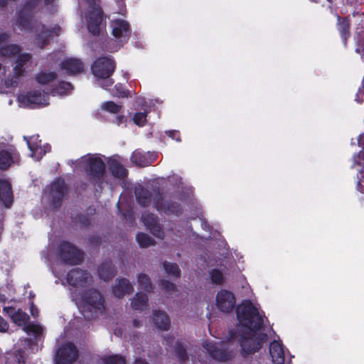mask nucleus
Returning <instances> with one entry per match:
<instances>
[{
  "instance_id": "nucleus-16",
  "label": "nucleus",
  "mask_w": 364,
  "mask_h": 364,
  "mask_svg": "<svg viewBox=\"0 0 364 364\" xmlns=\"http://www.w3.org/2000/svg\"><path fill=\"white\" fill-rule=\"evenodd\" d=\"M215 300L218 309L222 312L229 313L235 308V296L229 290L220 289L218 291Z\"/></svg>"
},
{
  "instance_id": "nucleus-17",
  "label": "nucleus",
  "mask_w": 364,
  "mask_h": 364,
  "mask_svg": "<svg viewBox=\"0 0 364 364\" xmlns=\"http://www.w3.org/2000/svg\"><path fill=\"white\" fill-rule=\"evenodd\" d=\"M141 220L152 235L160 239L164 238L163 225L160 223L159 217L156 215L150 212H144L142 214Z\"/></svg>"
},
{
  "instance_id": "nucleus-20",
  "label": "nucleus",
  "mask_w": 364,
  "mask_h": 364,
  "mask_svg": "<svg viewBox=\"0 0 364 364\" xmlns=\"http://www.w3.org/2000/svg\"><path fill=\"white\" fill-rule=\"evenodd\" d=\"M3 311L11 318V321L18 326L26 325L30 319L29 316L21 309L13 306H5Z\"/></svg>"
},
{
  "instance_id": "nucleus-41",
  "label": "nucleus",
  "mask_w": 364,
  "mask_h": 364,
  "mask_svg": "<svg viewBox=\"0 0 364 364\" xmlns=\"http://www.w3.org/2000/svg\"><path fill=\"white\" fill-rule=\"evenodd\" d=\"M102 362L103 364H126L125 358L117 354L104 357Z\"/></svg>"
},
{
  "instance_id": "nucleus-37",
  "label": "nucleus",
  "mask_w": 364,
  "mask_h": 364,
  "mask_svg": "<svg viewBox=\"0 0 364 364\" xmlns=\"http://www.w3.org/2000/svg\"><path fill=\"white\" fill-rule=\"evenodd\" d=\"M163 267L166 273L168 275L173 276L176 278L180 277L181 269L176 263L165 261L163 262Z\"/></svg>"
},
{
  "instance_id": "nucleus-51",
  "label": "nucleus",
  "mask_w": 364,
  "mask_h": 364,
  "mask_svg": "<svg viewBox=\"0 0 364 364\" xmlns=\"http://www.w3.org/2000/svg\"><path fill=\"white\" fill-rule=\"evenodd\" d=\"M16 358L18 364H23L26 361V355L23 350H18L16 354Z\"/></svg>"
},
{
  "instance_id": "nucleus-34",
  "label": "nucleus",
  "mask_w": 364,
  "mask_h": 364,
  "mask_svg": "<svg viewBox=\"0 0 364 364\" xmlns=\"http://www.w3.org/2000/svg\"><path fill=\"white\" fill-rule=\"evenodd\" d=\"M138 283L140 288L147 292H152L154 289V286L151 282L149 276L146 274L140 273L138 275Z\"/></svg>"
},
{
  "instance_id": "nucleus-61",
  "label": "nucleus",
  "mask_w": 364,
  "mask_h": 364,
  "mask_svg": "<svg viewBox=\"0 0 364 364\" xmlns=\"http://www.w3.org/2000/svg\"><path fill=\"white\" fill-rule=\"evenodd\" d=\"M132 323L133 326L136 328H139L142 326V321L139 319H134Z\"/></svg>"
},
{
  "instance_id": "nucleus-57",
  "label": "nucleus",
  "mask_w": 364,
  "mask_h": 364,
  "mask_svg": "<svg viewBox=\"0 0 364 364\" xmlns=\"http://www.w3.org/2000/svg\"><path fill=\"white\" fill-rule=\"evenodd\" d=\"M126 122L125 116L123 114H120L116 117L114 123L117 125H120L122 123H124Z\"/></svg>"
},
{
  "instance_id": "nucleus-11",
  "label": "nucleus",
  "mask_w": 364,
  "mask_h": 364,
  "mask_svg": "<svg viewBox=\"0 0 364 364\" xmlns=\"http://www.w3.org/2000/svg\"><path fill=\"white\" fill-rule=\"evenodd\" d=\"M78 350L71 342L62 345L57 350L56 364H73L78 358Z\"/></svg>"
},
{
  "instance_id": "nucleus-56",
  "label": "nucleus",
  "mask_w": 364,
  "mask_h": 364,
  "mask_svg": "<svg viewBox=\"0 0 364 364\" xmlns=\"http://www.w3.org/2000/svg\"><path fill=\"white\" fill-rule=\"evenodd\" d=\"M359 95H364V76L363 77V79H362L361 87H359L358 92L356 94V98H355L356 101H358V102H361L360 101L358 100Z\"/></svg>"
},
{
  "instance_id": "nucleus-35",
  "label": "nucleus",
  "mask_w": 364,
  "mask_h": 364,
  "mask_svg": "<svg viewBox=\"0 0 364 364\" xmlns=\"http://www.w3.org/2000/svg\"><path fill=\"white\" fill-rule=\"evenodd\" d=\"M21 50L16 44H4L0 47V55L3 57H11L18 54Z\"/></svg>"
},
{
  "instance_id": "nucleus-22",
  "label": "nucleus",
  "mask_w": 364,
  "mask_h": 364,
  "mask_svg": "<svg viewBox=\"0 0 364 364\" xmlns=\"http://www.w3.org/2000/svg\"><path fill=\"white\" fill-rule=\"evenodd\" d=\"M60 68L65 70L68 75H74L83 71L84 65L80 59L70 58L65 59L60 63Z\"/></svg>"
},
{
  "instance_id": "nucleus-8",
  "label": "nucleus",
  "mask_w": 364,
  "mask_h": 364,
  "mask_svg": "<svg viewBox=\"0 0 364 364\" xmlns=\"http://www.w3.org/2000/svg\"><path fill=\"white\" fill-rule=\"evenodd\" d=\"M226 342H223L221 347L213 342H205L203 346L208 352L210 356L219 362H227L235 356V351L225 346Z\"/></svg>"
},
{
  "instance_id": "nucleus-30",
  "label": "nucleus",
  "mask_w": 364,
  "mask_h": 364,
  "mask_svg": "<svg viewBox=\"0 0 364 364\" xmlns=\"http://www.w3.org/2000/svg\"><path fill=\"white\" fill-rule=\"evenodd\" d=\"M174 353L181 364L186 363L188 359V354L187 352V346H184L181 341H177L174 346Z\"/></svg>"
},
{
  "instance_id": "nucleus-52",
  "label": "nucleus",
  "mask_w": 364,
  "mask_h": 364,
  "mask_svg": "<svg viewBox=\"0 0 364 364\" xmlns=\"http://www.w3.org/2000/svg\"><path fill=\"white\" fill-rule=\"evenodd\" d=\"M90 10H97L100 6V0H85Z\"/></svg>"
},
{
  "instance_id": "nucleus-2",
  "label": "nucleus",
  "mask_w": 364,
  "mask_h": 364,
  "mask_svg": "<svg viewBox=\"0 0 364 364\" xmlns=\"http://www.w3.org/2000/svg\"><path fill=\"white\" fill-rule=\"evenodd\" d=\"M80 311L85 320L90 321L105 309V299L96 289L90 288L80 294Z\"/></svg>"
},
{
  "instance_id": "nucleus-28",
  "label": "nucleus",
  "mask_w": 364,
  "mask_h": 364,
  "mask_svg": "<svg viewBox=\"0 0 364 364\" xmlns=\"http://www.w3.org/2000/svg\"><path fill=\"white\" fill-rule=\"evenodd\" d=\"M31 55L29 53H20L16 60V65L14 68V76L19 78L26 75L24 65L31 60Z\"/></svg>"
},
{
  "instance_id": "nucleus-58",
  "label": "nucleus",
  "mask_w": 364,
  "mask_h": 364,
  "mask_svg": "<svg viewBox=\"0 0 364 364\" xmlns=\"http://www.w3.org/2000/svg\"><path fill=\"white\" fill-rule=\"evenodd\" d=\"M358 189L360 193H364V176H362V178L358 181Z\"/></svg>"
},
{
  "instance_id": "nucleus-50",
  "label": "nucleus",
  "mask_w": 364,
  "mask_h": 364,
  "mask_svg": "<svg viewBox=\"0 0 364 364\" xmlns=\"http://www.w3.org/2000/svg\"><path fill=\"white\" fill-rule=\"evenodd\" d=\"M353 161L355 164L364 165V150L360 151L356 155H354Z\"/></svg>"
},
{
  "instance_id": "nucleus-47",
  "label": "nucleus",
  "mask_w": 364,
  "mask_h": 364,
  "mask_svg": "<svg viewBox=\"0 0 364 364\" xmlns=\"http://www.w3.org/2000/svg\"><path fill=\"white\" fill-rule=\"evenodd\" d=\"M38 136L37 137H35L33 136L30 138L24 136V139L26 141L28 149L33 152L36 151L38 150L39 146L36 142H33L32 140L33 139L36 140L38 139Z\"/></svg>"
},
{
  "instance_id": "nucleus-6",
  "label": "nucleus",
  "mask_w": 364,
  "mask_h": 364,
  "mask_svg": "<svg viewBox=\"0 0 364 364\" xmlns=\"http://www.w3.org/2000/svg\"><path fill=\"white\" fill-rule=\"evenodd\" d=\"M57 255L63 264L71 266L80 264L84 259L83 252L68 241H63L58 245Z\"/></svg>"
},
{
  "instance_id": "nucleus-59",
  "label": "nucleus",
  "mask_w": 364,
  "mask_h": 364,
  "mask_svg": "<svg viewBox=\"0 0 364 364\" xmlns=\"http://www.w3.org/2000/svg\"><path fill=\"white\" fill-rule=\"evenodd\" d=\"M31 314L33 316H37L38 314V309L33 302L31 305Z\"/></svg>"
},
{
  "instance_id": "nucleus-48",
  "label": "nucleus",
  "mask_w": 364,
  "mask_h": 364,
  "mask_svg": "<svg viewBox=\"0 0 364 364\" xmlns=\"http://www.w3.org/2000/svg\"><path fill=\"white\" fill-rule=\"evenodd\" d=\"M102 237L100 235H93L88 237V242L93 247H99L102 244Z\"/></svg>"
},
{
  "instance_id": "nucleus-54",
  "label": "nucleus",
  "mask_w": 364,
  "mask_h": 364,
  "mask_svg": "<svg viewBox=\"0 0 364 364\" xmlns=\"http://www.w3.org/2000/svg\"><path fill=\"white\" fill-rule=\"evenodd\" d=\"M9 323L7 321L0 316V332H6L9 329Z\"/></svg>"
},
{
  "instance_id": "nucleus-43",
  "label": "nucleus",
  "mask_w": 364,
  "mask_h": 364,
  "mask_svg": "<svg viewBox=\"0 0 364 364\" xmlns=\"http://www.w3.org/2000/svg\"><path fill=\"white\" fill-rule=\"evenodd\" d=\"M147 111L136 112L133 116L134 123L139 127H144L146 123Z\"/></svg>"
},
{
  "instance_id": "nucleus-19",
  "label": "nucleus",
  "mask_w": 364,
  "mask_h": 364,
  "mask_svg": "<svg viewBox=\"0 0 364 364\" xmlns=\"http://www.w3.org/2000/svg\"><path fill=\"white\" fill-rule=\"evenodd\" d=\"M134 292V287L130 282L126 278H117L114 285L112 287V293L114 296L122 299L125 294H130Z\"/></svg>"
},
{
  "instance_id": "nucleus-14",
  "label": "nucleus",
  "mask_w": 364,
  "mask_h": 364,
  "mask_svg": "<svg viewBox=\"0 0 364 364\" xmlns=\"http://www.w3.org/2000/svg\"><path fill=\"white\" fill-rule=\"evenodd\" d=\"M112 33L119 42H127L132 33V28L126 20L114 19L111 21Z\"/></svg>"
},
{
  "instance_id": "nucleus-9",
  "label": "nucleus",
  "mask_w": 364,
  "mask_h": 364,
  "mask_svg": "<svg viewBox=\"0 0 364 364\" xmlns=\"http://www.w3.org/2000/svg\"><path fill=\"white\" fill-rule=\"evenodd\" d=\"M68 193V186L63 178H58L50 185L48 198L50 205L57 208L61 206L62 202Z\"/></svg>"
},
{
  "instance_id": "nucleus-13",
  "label": "nucleus",
  "mask_w": 364,
  "mask_h": 364,
  "mask_svg": "<svg viewBox=\"0 0 364 364\" xmlns=\"http://www.w3.org/2000/svg\"><path fill=\"white\" fill-rule=\"evenodd\" d=\"M41 30L36 34V41L38 46L44 48L49 44L53 35L59 36L61 33V27L59 25H55L53 28H47L45 24L39 25Z\"/></svg>"
},
{
  "instance_id": "nucleus-26",
  "label": "nucleus",
  "mask_w": 364,
  "mask_h": 364,
  "mask_svg": "<svg viewBox=\"0 0 364 364\" xmlns=\"http://www.w3.org/2000/svg\"><path fill=\"white\" fill-rule=\"evenodd\" d=\"M269 354L274 364H284L285 353L282 343L273 341L269 345Z\"/></svg>"
},
{
  "instance_id": "nucleus-40",
  "label": "nucleus",
  "mask_w": 364,
  "mask_h": 364,
  "mask_svg": "<svg viewBox=\"0 0 364 364\" xmlns=\"http://www.w3.org/2000/svg\"><path fill=\"white\" fill-rule=\"evenodd\" d=\"M102 109L109 113L117 114L122 110V105H117L113 101H107L102 105Z\"/></svg>"
},
{
  "instance_id": "nucleus-5",
  "label": "nucleus",
  "mask_w": 364,
  "mask_h": 364,
  "mask_svg": "<svg viewBox=\"0 0 364 364\" xmlns=\"http://www.w3.org/2000/svg\"><path fill=\"white\" fill-rule=\"evenodd\" d=\"M41 0H26L17 11L16 25L21 30L28 33L33 31V20L38 12Z\"/></svg>"
},
{
  "instance_id": "nucleus-1",
  "label": "nucleus",
  "mask_w": 364,
  "mask_h": 364,
  "mask_svg": "<svg viewBox=\"0 0 364 364\" xmlns=\"http://www.w3.org/2000/svg\"><path fill=\"white\" fill-rule=\"evenodd\" d=\"M236 314L241 327L237 331L231 329L228 331L227 342L237 338L241 354L246 357L259 351L268 336L265 333L257 332L263 328L264 319L250 300L242 301L236 308Z\"/></svg>"
},
{
  "instance_id": "nucleus-42",
  "label": "nucleus",
  "mask_w": 364,
  "mask_h": 364,
  "mask_svg": "<svg viewBox=\"0 0 364 364\" xmlns=\"http://www.w3.org/2000/svg\"><path fill=\"white\" fill-rule=\"evenodd\" d=\"M73 222L78 223L80 228H88L91 225V220L89 215L82 213L77 214L73 219Z\"/></svg>"
},
{
  "instance_id": "nucleus-21",
  "label": "nucleus",
  "mask_w": 364,
  "mask_h": 364,
  "mask_svg": "<svg viewBox=\"0 0 364 364\" xmlns=\"http://www.w3.org/2000/svg\"><path fill=\"white\" fill-rule=\"evenodd\" d=\"M107 166L113 177L124 179L128 176V170L115 157H109L107 159Z\"/></svg>"
},
{
  "instance_id": "nucleus-33",
  "label": "nucleus",
  "mask_w": 364,
  "mask_h": 364,
  "mask_svg": "<svg viewBox=\"0 0 364 364\" xmlns=\"http://www.w3.org/2000/svg\"><path fill=\"white\" fill-rule=\"evenodd\" d=\"M131 160L141 167H146L151 164V161L148 159L147 154L139 151L134 152L131 156Z\"/></svg>"
},
{
  "instance_id": "nucleus-7",
  "label": "nucleus",
  "mask_w": 364,
  "mask_h": 364,
  "mask_svg": "<svg viewBox=\"0 0 364 364\" xmlns=\"http://www.w3.org/2000/svg\"><path fill=\"white\" fill-rule=\"evenodd\" d=\"M154 197L153 203L154 208L159 212H163L167 215L178 216L183 213L181 204L176 201L164 200L162 193L159 187L154 188Z\"/></svg>"
},
{
  "instance_id": "nucleus-15",
  "label": "nucleus",
  "mask_w": 364,
  "mask_h": 364,
  "mask_svg": "<svg viewBox=\"0 0 364 364\" xmlns=\"http://www.w3.org/2000/svg\"><path fill=\"white\" fill-rule=\"evenodd\" d=\"M90 278V274L87 270L78 267L70 269L66 275L68 284L75 287H86Z\"/></svg>"
},
{
  "instance_id": "nucleus-18",
  "label": "nucleus",
  "mask_w": 364,
  "mask_h": 364,
  "mask_svg": "<svg viewBox=\"0 0 364 364\" xmlns=\"http://www.w3.org/2000/svg\"><path fill=\"white\" fill-rule=\"evenodd\" d=\"M0 203L6 208H10L14 203L11 185L6 179H0Z\"/></svg>"
},
{
  "instance_id": "nucleus-60",
  "label": "nucleus",
  "mask_w": 364,
  "mask_h": 364,
  "mask_svg": "<svg viewBox=\"0 0 364 364\" xmlns=\"http://www.w3.org/2000/svg\"><path fill=\"white\" fill-rule=\"evenodd\" d=\"M174 340V336L173 335H168L166 338V343L167 346H171Z\"/></svg>"
},
{
  "instance_id": "nucleus-23",
  "label": "nucleus",
  "mask_w": 364,
  "mask_h": 364,
  "mask_svg": "<svg viewBox=\"0 0 364 364\" xmlns=\"http://www.w3.org/2000/svg\"><path fill=\"white\" fill-rule=\"evenodd\" d=\"M336 28L339 32L340 36L344 46L347 45V41L350 37V19L348 16L341 17L337 15Z\"/></svg>"
},
{
  "instance_id": "nucleus-46",
  "label": "nucleus",
  "mask_w": 364,
  "mask_h": 364,
  "mask_svg": "<svg viewBox=\"0 0 364 364\" xmlns=\"http://www.w3.org/2000/svg\"><path fill=\"white\" fill-rule=\"evenodd\" d=\"M26 330L28 333H33L35 336H41L43 333V328L36 323H29L26 327Z\"/></svg>"
},
{
  "instance_id": "nucleus-12",
  "label": "nucleus",
  "mask_w": 364,
  "mask_h": 364,
  "mask_svg": "<svg viewBox=\"0 0 364 364\" xmlns=\"http://www.w3.org/2000/svg\"><path fill=\"white\" fill-rule=\"evenodd\" d=\"M88 31L95 36H98L103 23L104 12L102 8L97 10H89L85 15Z\"/></svg>"
},
{
  "instance_id": "nucleus-32",
  "label": "nucleus",
  "mask_w": 364,
  "mask_h": 364,
  "mask_svg": "<svg viewBox=\"0 0 364 364\" xmlns=\"http://www.w3.org/2000/svg\"><path fill=\"white\" fill-rule=\"evenodd\" d=\"M14 163L12 153L9 150L2 149L0 151V169L5 171Z\"/></svg>"
},
{
  "instance_id": "nucleus-45",
  "label": "nucleus",
  "mask_w": 364,
  "mask_h": 364,
  "mask_svg": "<svg viewBox=\"0 0 364 364\" xmlns=\"http://www.w3.org/2000/svg\"><path fill=\"white\" fill-rule=\"evenodd\" d=\"M159 285L163 291L170 294L173 293L176 290V285L164 279L159 281Z\"/></svg>"
},
{
  "instance_id": "nucleus-10",
  "label": "nucleus",
  "mask_w": 364,
  "mask_h": 364,
  "mask_svg": "<svg viewBox=\"0 0 364 364\" xmlns=\"http://www.w3.org/2000/svg\"><path fill=\"white\" fill-rule=\"evenodd\" d=\"M48 97L42 90H34L18 96V101L29 108L40 107L48 105Z\"/></svg>"
},
{
  "instance_id": "nucleus-25",
  "label": "nucleus",
  "mask_w": 364,
  "mask_h": 364,
  "mask_svg": "<svg viewBox=\"0 0 364 364\" xmlns=\"http://www.w3.org/2000/svg\"><path fill=\"white\" fill-rule=\"evenodd\" d=\"M97 272L100 279L105 282L112 280L117 272V268L112 260L103 262L99 267Z\"/></svg>"
},
{
  "instance_id": "nucleus-24",
  "label": "nucleus",
  "mask_w": 364,
  "mask_h": 364,
  "mask_svg": "<svg viewBox=\"0 0 364 364\" xmlns=\"http://www.w3.org/2000/svg\"><path fill=\"white\" fill-rule=\"evenodd\" d=\"M134 193L136 202L141 208L149 207L151 203L153 195H154V192H151L141 185L135 188Z\"/></svg>"
},
{
  "instance_id": "nucleus-3",
  "label": "nucleus",
  "mask_w": 364,
  "mask_h": 364,
  "mask_svg": "<svg viewBox=\"0 0 364 364\" xmlns=\"http://www.w3.org/2000/svg\"><path fill=\"white\" fill-rule=\"evenodd\" d=\"M81 163L91 183L95 185L103 183L106 164L101 156L87 154L82 158Z\"/></svg>"
},
{
  "instance_id": "nucleus-36",
  "label": "nucleus",
  "mask_w": 364,
  "mask_h": 364,
  "mask_svg": "<svg viewBox=\"0 0 364 364\" xmlns=\"http://www.w3.org/2000/svg\"><path fill=\"white\" fill-rule=\"evenodd\" d=\"M73 89V85L69 82L59 81L55 87L52 88L51 93L55 95H65L68 92Z\"/></svg>"
},
{
  "instance_id": "nucleus-31",
  "label": "nucleus",
  "mask_w": 364,
  "mask_h": 364,
  "mask_svg": "<svg viewBox=\"0 0 364 364\" xmlns=\"http://www.w3.org/2000/svg\"><path fill=\"white\" fill-rule=\"evenodd\" d=\"M58 78V75L55 72L46 73L41 71L36 75V81L41 85H47L50 82L55 80Z\"/></svg>"
},
{
  "instance_id": "nucleus-55",
  "label": "nucleus",
  "mask_w": 364,
  "mask_h": 364,
  "mask_svg": "<svg viewBox=\"0 0 364 364\" xmlns=\"http://www.w3.org/2000/svg\"><path fill=\"white\" fill-rule=\"evenodd\" d=\"M11 38V34L6 32L0 33V45L2 43H5Z\"/></svg>"
},
{
  "instance_id": "nucleus-63",
  "label": "nucleus",
  "mask_w": 364,
  "mask_h": 364,
  "mask_svg": "<svg viewBox=\"0 0 364 364\" xmlns=\"http://www.w3.org/2000/svg\"><path fill=\"white\" fill-rule=\"evenodd\" d=\"M55 1V0H44V4L46 6H49L53 4Z\"/></svg>"
},
{
  "instance_id": "nucleus-38",
  "label": "nucleus",
  "mask_w": 364,
  "mask_h": 364,
  "mask_svg": "<svg viewBox=\"0 0 364 364\" xmlns=\"http://www.w3.org/2000/svg\"><path fill=\"white\" fill-rule=\"evenodd\" d=\"M136 240L139 245L142 248H146L155 244L154 240L144 232H138L136 236Z\"/></svg>"
},
{
  "instance_id": "nucleus-4",
  "label": "nucleus",
  "mask_w": 364,
  "mask_h": 364,
  "mask_svg": "<svg viewBox=\"0 0 364 364\" xmlns=\"http://www.w3.org/2000/svg\"><path fill=\"white\" fill-rule=\"evenodd\" d=\"M116 62L112 56H100L91 65V70L95 77L103 80L102 87H107L114 83L110 78L116 69Z\"/></svg>"
},
{
  "instance_id": "nucleus-29",
  "label": "nucleus",
  "mask_w": 364,
  "mask_h": 364,
  "mask_svg": "<svg viewBox=\"0 0 364 364\" xmlns=\"http://www.w3.org/2000/svg\"><path fill=\"white\" fill-rule=\"evenodd\" d=\"M149 298L143 292H137L131 301L132 308L134 310L142 311L148 308Z\"/></svg>"
},
{
  "instance_id": "nucleus-53",
  "label": "nucleus",
  "mask_w": 364,
  "mask_h": 364,
  "mask_svg": "<svg viewBox=\"0 0 364 364\" xmlns=\"http://www.w3.org/2000/svg\"><path fill=\"white\" fill-rule=\"evenodd\" d=\"M166 134L167 136L176 140V141H181L180 132L178 131L169 130L168 132H166Z\"/></svg>"
},
{
  "instance_id": "nucleus-39",
  "label": "nucleus",
  "mask_w": 364,
  "mask_h": 364,
  "mask_svg": "<svg viewBox=\"0 0 364 364\" xmlns=\"http://www.w3.org/2000/svg\"><path fill=\"white\" fill-rule=\"evenodd\" d=\"M113 95L119 98H127L131 96L130 92L122 83H117L114 85Z\"/></svg>"
},
{
  "instance_id": "nucleus-49",
  "label": "nucleus",
  "mask_w": 364,
  "mask_h": 364,
  "mask_svg": "<svg viewBox=\"0 0 364 364\" xmlns=\"http://www.w3.org/2000/svg\"><path fill=\"white\" fill-rule=\"evenodd\" d=\"M122 218L126 220L129 223L133 224L134 223V213L131 209L125 210L122 213Z\"/></svg>"
},
{
  "instance_id": "nucleus-62",
  "label": "nucleus",
  "mask_w": 364,
  "mask_h": 364,
  "mask_svg": "<svg viewBox=\"0 0 364 364\" xmlns=\"http://www.w3.org/2000/svg\"><path fill=\"white\" fill-rule=\"evenodd\" d=\"M7 5L6 0H0V8H4Z\"/></svg>"
},
{
  "instance_id": "nucleus-27",
  "label": "nucleus",
  "mask_w": 364,
  "mask_h": 364,
  "mask_svg": "<svg viewBox=\"0 0 364 364\" xmlns=\"http://www.w3.org/2000/svg\"><path fill=\"white\" fill-rule=\"evenodd\" d=\"M152 321L159 329L168 331L170 328V318L164 311L160 310L153 311Z\"/></svg>"
},
{
  "instance_id": "nucleus-44",
  "label": "nucleus",
  "mask_w": 364,
  "mask_h": 364,
  "mask_svg": "<svg viewBox=\"0 0 364 364\" xmlns=\"http://www.w3.org/2000/svg\"><path fill=\"white\" fill-rule=\"evenodd\" d=\"M210 277L212 283L215 284H222L224 281V277L222 272L218 269H213L210 272Z\"/></svg>"
}]
</instances>
